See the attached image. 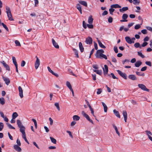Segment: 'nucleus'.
I'll return each instance as SVG.
<instances>
[{"instance_id":"nucleus-64","label":"nucleus","mask_w":152,"mask_h":152,"mask_svg":"<svg viewBox=\"0 0 152 152\" xmlns=\"http://www.w3.org/2000/svg\"><path fill=\"white\" fill-rule=\"evenodd\" d=\"M114 50L116 53H117L118 52V50L116 46L114 47Z\"/></svg>"},{"instance_id":"nucleus-21","label":"nucleus","mask_w":152,"mask_h":152,"mask_svg":"<svg viewBox=\"0 0 152 152\" xmlns=\"http://www.w3.org/2000/svg\"><path fill=\"white\" fill-rule=\"evenodd\" d=\"M79 48L81 52H83L84 51V48L83 47L82 44L81 42H80L79 44Z\"/></svg>"},{"instance_id":"nucleus-5","label":"nucleus","mask_w":152,"mask_h":152,"mask_svg":"<svg viewBox=\"0 0 152 152\" xmlns=\"http://www.w3.org/2000/svg\"><path fill=\"white\" fill-rule=\"evenodd\" d=\"M36 60L35 63V68L36 69H37L38 68L40 64V61L39 59L37 56H36Z\"/></svg>"},{"instance_id":"nucleus-23","label":"nucleus","mask_w":152,"mask_h":152,"mask_svg":"<svg viewBox=\"0 0 152 152\" xmlns=\"http://www.w3.org/2000/svg\"><path fill=\"white\" fill-rule=\"evenodd\" d=\"M142 64V62L140 61H138L135 64V66L136 67H139Z\"/></svg>"},{"instance_id":"nucleus-36","label":"nucleus","mask_w":152,"mask_h":152,"mask_svg":"<svg viewBox=\"0 0 152 152\" xmlns=\"http://www.w3.org/2000/svg\"><path fill=\"white\" fill-rule=\"evenodd\" d=\"M18 116L17 113L15 112L12 115V118L13 119H15Z\"/></svg>"},{"instance_id":"nucleus-8","label":"nucleus","mask_w":152,"mask_h":152,"mask_svg":"<svg viewBox=\"0 0 152 152\" xmlns=\"http://www.w3.org/2000/svg\"><path fill=\"white\" fill-rule=\"evenodd\" d=\"M85 101L86 102V103H87V105L89 107V108L90 109V110L91 111V114H92L93 115L94 117H96L95 116V115H94V111L93 108H92L91 107V106L90 105L89 102L86 100Z\"/></svg>"},{"instance_id":"nucleus-31","label":"nucleus","mask_w":152,"mask_h":152,"mask_svg":"<svg viewBox=\"0 0 152 152\" xmlns=\"http://www.w3.org/2000/svg\"><path fill=\"white\" fill-rule=\"evenodd\" d=\"M98 42L99 46L101 48H105L106 47L105 46H104L102 43L99 40H98Z\"/></svg>"},{"instance_id":"nucleus-59","label":"nucleus","mask_w":152,"mask_h":152,"mask_svg":"<svg viewBox=\"0 0 152 152\" xmlns=\"http://www.w3.org/2000/svg\"><path fill=\"white\" fill-rule=\"evenodd\" d=\"M66 132L67 133L69 134V135L72 138H73V136L72 134V132L70 131H67Z\"/></svg>"},{"instance_id":"nucleus-37","label":"nucleus","mask_w":152,"mask_h":152,"mask_svg":"<svg viewBox=\"0 0 152 152\" xmlns=\"http://www.w3.org/2000/svg\"><path fill=\"white\" fill-rule=\"evenodd\" d=\"M66 85L70 90L72 89V86L70 83L69 81H67L66 82Z\"/></svg>"},{"instance_id":"nucleus-10","label":"nucleus","mask_w":152,"mask_h":152,"mask_svg":"<svg viewBox=\"0 0 152 152\" xmlns=\"http://www.w3.org/2000/svg\"><path fill=\"white\" fill-rule=\"evenodd\" d=\"M92 38L90 37H88L86 38L85 42L87 44L90 45L92 43Z\"/></svg>"},{"instance_id":"nucleus-34","label":"nucleus","mask_w":152,"mask_h":152,"mask_svg":"<svg viewBox=\"0 0 152 152\" xmlns=\"http://www.w3.org/2000/svg\"><path fill=\"white\" fill-rule=\"evenodd\" d=\"M73 50L74 52L75 55H76V57L78 58L79 57L78 54V52L77 50H76V49L75 48L73 49Z\"/></svg>"},{"instance_id":"nucleus-27","label":"nucleus","mask_w":152,"mask_h":152,"mask_svg":"<svg viewBox=\"0 0 152 152\" xmlns=\"http://www.w3.org/2000/svg\"><path fill=\"white\" fill-rule=\"evenodd\" d=\"M93 71L94 72H96L97 74L99 75H101L102 74V71L101 70H98L94 69Z\"/></svg>"},{"instance_id":"nucleus-17","label":"nucleus","mask_w":152,"mask_h":152,"mask_svg":"<svg viewBox=\"0 0 152 152\" xmlns=\"http://www.w3.org/2000/svg\"><path fill=\"white\" fill-rule=\"evenodd\" d=\"M123 115L124 118V120L125 122H126L127 118V114L125 110L123 111Z\"/></svg>"},{"instance_id":"nucleus-14","label":"nucleus","mask_w":152,"mask_h":152,"mask_svg":"<svg viewBox=\"0 0 152 152\" xmlns=\"http://www.w3.org/2000/svg\"><path fill=\"white\" fill-rule=\"evenodd\" d=\"M102 69L103 70L104 74V75L107 74L108 71V67L106 65H104V68L103 67Z\"/></svg>"},{"instance_id":"nucleus-30","label":"nucleus","mask_w":152,"mask_h":152,"mask_svg":"<svg viewBox=\"0 0 152 152\" xmlns=\"http://www.w3.org/2000/svg\"><path fill=\"white\" fill-rule=\"evenodd\" d=\"M79 2L80 4H81L85 6V7H87V2L84 1H79Z\"/></svg>"},{"instance_id":"nucleus-46","label":"nucleus","mask_w":152,"mask_h":152,"mask_svg":"<svg viewBox=\"0 0 152 152\" xmlns=\"http://www.w3.org/2000/svg\"><path fill=\"white\" fill-rule=\"evenodd\" d=\"M7 125L8 127H9L10 129H15V128L14 127L12 126L9 123H7Z\"/></svg>"},{"instance_id":"nucleus-57","label":"nucleus","mask_w":152,"mask_h":152,"mask_svg":"<svg viewBox=\"0 0 152 152\" xmlns=\"http://www.w3.org/2000/svg\"><path fill=\"white\" fill-rule=\"evenodd\" d=\"M87 26L89 28H93L94 27L93 25L91 24H87Z\"/></svg>"},{"instance_id":"nucleus-15","label":"nucleus","mask_w":152,"mask_h":152,"mask_svg":"<svg viewBox=\"0 0 152 152\" xmlns=\"http://www.w3.org/2000/svg\"><path fill=\"white\" fill-rule=\"evenodd\" d=\"M145 132L146 133V134L148 136V138L152 142V137L151 136V135H152V133L149 131H146Z\"/></svg>"},{"instance_id":"nucleus-53","label":"nucleus","mask_w":152,"mask_h":152,"mask_svg":"<svg viewBox=\"0 0 152 152\" xmlns=\"http://www.w3.org/2000/svg\"><path fill=\"white\" fill-rule=\"evenodd\" d=\"M15 43L16 45L17 46H20V44L18 40H16L15 41Z\"/></svg>"},{"instance_id":"nucleus-63","label":"nucleus","mask_w":152,"mask_h":152,"mask_svg":"<svg viewBox=\"0 0 152 152\" xmlns=\"http://www.w3.org/2000/svg\"><path fill=\"white\" fill-rule=\"evenodd\" d=\"M108 22L111 23L113 22V18L111 17H110L108 19Z\"/></svg>"},{"instance_id":"nucleus-3","label":"nucleus","mask_w":152,"mask_h":152,"mask_svg":"<svg viewBox=\"0 0 152 152\" xmlns=\"http://www.w3.org/2000/svg\"><path fill=\"white\" fill-rule=\"evenodd\" d=\"M95 56L97 58H104L105 59H107V57L105 55L103 54L100 52H98V50L97 51L95 54Z\"/></svg>"},{"instance_id":"nucleus-62","label":"nucleus","mask_w":152,"mask_h":152,"mask_svg":"<svg viewBox=\"0 0 152 152\" xmlns=\"http://www.w3.org/2000/svg\"><path fill=\"white\" fill-rule=\"evenodd\" d=\"M25 64L26 62L25 61L23 60L21 62V66L22 67H23L25 65Z\"/></svg>"},{"instance_id":"nucleus-19","label":"nucleus","mask_w":152,"mask_h":152,"mask_svg":"<svg viewBox=\"0 0 152 152\" xmlns=\"http://www.w3.org/2000/svg\"><path fill=\"white\" fill-rule=\"evenodd\" d=\"M22 137L23 138L25 141L28 144H29V143L27 140L26 137V134L25 132L22 133Z\"/></svg>"},{"instance_id":"nucleus-29","label":"nucleus","mask_w":152,"mask_h":152,"mask_svg":"<svg viewBox=\"0 0 152 152\" xmlns=\"http://www.w3.org/2000/svg\"><path fill=\"white\" fill-rule=\"evenodd\" d=\"M102 104L104 107V111L105 112H106L107 111V107L106 104L103 102H102Z\"/></svg>"},{"instance_id":"nucleus-33","label":"nucleus","mask_w":152,"mask_h":152,"mask_svg":"<svg viewBox=\"0 0 152 152\" xmlns=\"http://www.w3.org/2000/svg\"><path fill=\"white\" fill-rule=\"evenodd\" d=\"M12 60L13 63L15 65V66H18L17 62L16 61L15 58V57L13 56L12 57Z\"/></svg>"},{"instance_id":"nucleus-16","label":"nucleus","mask_w":152,"mask_h":152,"mask_svg":"<svg viewBox=\"0 0 152 152\" xmlns=\"http://www.w3.org/2000/svg\"><path fill=\"white\" fill-rule=\"evenodd\" d=\"M128 78L133 80H137V78L136 76L134 75H129Z\"/></svg>"},{"instance_id":"nucleus-61","label":"nucleus","mask_w":152,"mask_h":152,"mask_svg":"<svg viewBox=\"0 0 152 152\" xmlns=\"http://www.w3.org/2000/svg\"><path fill=\"white\" fill-rule=\"evenodd\" d=\"M130 61L129 60L127 59H125L124 60L122 61V62L123 64H125V63L126 62H129Z\"/></svg>"},{"instance_id":"nucleus-9","label":"nucleus","mask_w":152,"mask_h":152,"mask_svg":"<svg viewBox=\"0 0 152 152\" xmlns=\"http://www.w3.org/2000/svg\"><path fill=\"white\" fill-rule=\"evenodd\" d=\"M0 62L3 64V66L6 68L7 70L9 71L10 70V68L9 66L5 63L4 61H1Z\"/></svg>"},{"instance_id":"nucleus-47","label":"nucleus","mask_w":152,"mask_h":152,"mask_svg":"<svg viewBox=\"0 0 152 152\" xmlns=\"http://www.w3.org/2000/svg\"><path fill=\"white\" fill-rule=\"evenodd\" d=\"M1 25L3 26V27L6 29V30L7 31H9L8 28L5 24H4L3 23H2Z\"/></svg>"},{"instance_id":"nucleus-6","label":"nucleus","mask_w":152,"mask_h":152,"mask_svg":"<svg viewBox=\"0 0 152 152\" xmlns=\"http://www.w3.org/2000/svg\"><path fill=\"white\" fill-rule=\"evenodd\" d=\"M138 86L139 88L143 91H146L148 92L149 91V90L147 89L145 85L143 84H139L138 85Z\"/></svg>"},{"instance_id":"nucleus-44","label":"nucleus","mask_w":152,"mask_h":152,"mask_svg":"<svg viewBox=\"0 0 152 152\" xmlns=\"http://www.w3.org/2000/svg\"><path fill=\"white\" fill-rule=\"evenodd\" d=\"M128 15L126 14H124L122 16V18L123 19L126 20L128 17Z\"/></svg>"},{"instance_id":"nucleus-13","label":"nucleus","mask_w":152,"mask_h":152,"mask_svg":"<svg viewBox=\"0 0 152 152\" xmlns=\"http://www.w3.org/2000/svg\"><path fill=\"white\" fill-rule=\"evenodd\" d=\"M20 146L18 145H15L13 146L14 149L18 152H20L21 151V149L19 147Z\"/></svg>"},{"instance_id":"nucleus-18","label":"nucleus","mask_w":152,"mask_h":152,"mask_svg":"<svg viewBox=\"0 0 152 152\" xmlns=\"http://www.w3.org/2000/svg\"><path fill=\"white\" fill-rule=\"evenodd\" d=\"M52 42L53 45L55 48H59V46L58 44L53 39H52Z\"/></svg>"},{"instance_id":"nucleus-26","label":"nucleus","mask_w":152,"mask_h":152,"mask_svg":"<svg viewBox=\"0 0 152 152\" xmlns=\"http://www.w3.org/2000/svg\"><path fill=\"white\" fill-rule=\"evenodd\" d=\"M113 128H114L115 129V130L116 133L118 134V135L119 136H120V134L119 133V132H118V128L117 127V126H116L114 124H113Z\"/></svg>"},{"instance_id":"nucleus-4","label":"nucleus","mask_w":152,"mask_h":152,"mask_svg":"<svg viewBox=\"0 0 152 152\" xmlns=\"http://www.w3.org/2000/svg\"><path fill=\"white\" fill-rule=\"evenodd\" d=\"M82 114L92 124H93V122L92 120L90 119L89 116L87 114H86L84 111H83L82 112Z\"/></svg>"},{"instance_id":"nucleus-7","label":"nucleus","mask_w":152,"mask_h":152,"mask_svg":"<svg viewBox=\"0 0 152 152\" xmlns=\"http://www.w3.org/2000/svg\"><path fill=\"white\" fill-rule=\"evenodd\" d=\"M117 71L121 76L126 80L127 79V75L125 73L122 72L120 70H117Z\"/></svg>"},{"instance_id":"nucleus-43","label":"nucleus","mask_w":152,"mask_h":152,"mask_svg":"<svg viewBox=\"0 0 152 152\" xmlns=\"http://www.w3.org/2000/svg\"><path fill=\"white\" fill-rule=\"evenodd\" d=\"M140 3L139 0H133V4H139Z\"/></svg>"},{"instance_id":"nucleus-48","label":"nucleus","mask_w":152,"mask_h":152,"mask_svg":"<svg viewBox=\"0 0 152 152\" xmlns=\"http://www.w3.org/2000/svg\"><path fill=\"white\" fill-rule=\"evenodd\" d=\"M55 105L56 107L57 108L58 111L60 110V108L59 106V104L58 103H56L55 104Z\"/></svg>"},{"instance_id":"nucleus-45","label":"nucleus","mask_w":152,"mask_h":152,"mask_svg":"<svg viewBox=\"0 0 152 152\" xmlns=\"http://www.w3.org/2000/svg\"><path fill=\"white\" fill-rule=\"evenodd\" d=\"M142 25V24H137L135 26H134V28L135 29H138L139 28H140L141 27V25Z\"/></svg>"},{"instance_id":"nucleus-25","label":"nucleus","mask_w":152,"mask_h":152,"mask_svg":"<svg viewBox=\"0 0 152 152\" xmlns=\"http://www.w3.org/2000/svg\"><path fill=\"white\" fill-rule=\"evenodd\" d=\"M115 115L118 118H120V116L119 114V112L116 110H114L113 111Z\"/></svg>"},{"instance_id":"nucleus-20","label":"nucleus","mask_w":152,"mask_h":152,"mask_svg":"<svg viewBox=\"0 0 152 152\" xmlns=\"http://www.w3.org/2000/svg\"><path fill=\"white\" fill-rule=\"evenodd\" d=\"M3 79L4 80L5 82V83L7 85H8L9 84L10 82V80L8 78L3 77Z\"/></svg>"},{"instance_id":"nucleus-58","label":"nucleus","mask_w":152,"mask_h":152,"mask_svg":"<svg viewBox=\"0 0 152 152\" xmlns=\"http://www.w3.org/2000/svg\"><path fill=\"white\" fill-rule=\"evenodd\" d=\"M83 28L86 29L87 28V25L85 23V22L84 21H83Z\"/></svg>"},{"instance_id":"nucleus-1","label":"nucleus","mask_w":152,"mask_h":152,"mask_svg":"<svg viewBox=\"0 0 152 152\" xmlns=\"http://www.w3.org/2000/svg\"><path fill=\"white\" fill-rule=\"evenodd\" d=\"M6 12L7 14V16L9 20L10 21L14 20V19L12 17L10 8L9 7L6 6Z\"/></svg>"},{"instance_id":"nucleus-40","label":"nucleus","mask_w":152,"mask_h":152,"mask_svg":"<svg viewBox=\"0 0 152 152\" xmlns=\"http://www.w3.org/2000/svg\"><path fill=\"white\" fill-rule=\"evenodd\" d=\"M136 75L138 76H144L145 75V74L144 73H141L137 71L136 72Z\"/></svg>"},{"instance_id":"nucleus-54","label":"nucleus","mask_w":152,"mask_h":152,"mask_svg":"<svg viewBox=\"0 0 152 152\" xmlns=\"http://www.w3.org/2000/svg\"><path fill=\"white\" fill-rule=\"evenodd\" d=\"M112 8H110L109 10L110 13L111 15H113V12L115 11V10L113 9H112Z\"/></svg>"},{"instance_id":"nucleus-41","label":"nucleus","mask_w":152,"mask_h":152,"mask_svg":"<svg viewBox=\"0 0 152 152\" xmlns=\"http://www.w3.org/2000/svg\"><path fill=\"white\" fill-rule=\"evenodd\" d=\"M137 54L138 56L142 57V58H145V56H144L142 53L140 51H138L137 52Z\"/></svg>"},{"instance_id":"nucleus-60","label":"nucleus","mask_w":152,"mask_h":152,"mask_svg":"<svg viewBox=\"0 0 152 152\" xmlns=\"http://www.w3.org/2000/svg\"><path fill=\"white\" fill-rule=\"evenodd\" d=\"M16 143L19 146H20L21 145V142H20V141L18 139L16 141Z\"/></svg>"},{"instance_id":"nucleus-49","label":"nucleus","mask_w":152,"mask_h":152,"mask_svg":"<svg viewBox=\"0 0 152 152\" xmlns=\"http://www.w3.org/2000/svg\"><path fill=\"white\" fill-rule=\"evenodd\" d=\"M32 121L34 122V126L36 128L37 127V123L36 120L34 119H32Z\"/></svg>"},{"instance_id":"nucleus-38","label":"nucleus","mask_w":152,"mask_h":152,"mask_svg":"<svg viewBox=\"0 0 152 152\" xmlns=\"http://www.w3.org/2000/svg\"><path fill=\"white\" fill-rule=\"evenodd\" d=\"M73 119L75 120L78 121L80 119V117L77 115H74L73 117Z\"/></svg>"},{"instance_id":"nucleus-55","label":"nucleus","mask_w":152,"mask_h":152,"mask_svg":"<svg viewBox=\"0 0 152 152\" xmlns=\"http://www.w3.org/2000/svg\"><path fill=\"white\" fill-rule=\"evenodd\" d=\"M145 63L146 65L150 66H152L151 63L150 61H147L145 62Z\"/></svg>"},{"instance_id":"nucleus-52","label":"nucleus","mask_w":152,"mask_h":152,"mask_svg":"<svg viewBox=\"0 0 152 152\" xmlns=\"http://www.w3.org/2000/svg\"><path fill=\"white\" fill-rule=\"evenodd\" d=\"M109 76H110V75L114 79H117L118 78L116 77L114 75V74L113 73H111L110 75H108Z\"/></svg>"},{"instance_id":"nucleus-11","label":"nucleus","mask_w":152,"mask_h":152,"mask_svg":"<svg viewBox=\"0 0 152 152\" xmlns=\"http://www.w3.org/2000/svg\"><path fill=\"white\" fill-rule=\"evenodd\" d=\"M125 39L126 41L129 44H131L134 42V41H132L130 38L129 37H125Z\"/></svg>"},{"instance_id":"nucleus-42","label":"nucleus","mask_w":152,"mask_h":152,"mask_svg":"<svg viewBox=\"0 0 152 152\" xmlns=\"http://www.w3.org/2000/svg\"><path fill=\"white\" fill-rule=\"evenodd\" d=\"M134 46L136 48L139 47L140 48H141V46H140V44L138 42L134 44Z\"/></svg>"},{"instance_id":"nucleus-22","label":"nucleus","mask_w":152,"mask_h":152,"mask_svg":"<svg viewBox=\"0 0 152 152\" xmlns=\"http://www.w3.org/2000/svg\"><path fill=\"white\" fill-rule=\"evenodd\" d=\"M128 10V8L127 7H123L122 8L120 9L119 10L120 12H124L127 10Z\"/></svg>"},{"instance_id":"nucleus-24","label":"nucleus","mask_w":152,"mask_h":152,"mask_svg":"<svg viewBox=\"0 0 152 152\" xmlns=\"http://www.w3.org/2000/svg\"><path fill=\"white\" fill-rule=\"evenodd\" d=\"M93 19L92 18V16H90L88 18V22L90 24H91L93 23Z\"/></svg>"},{"instance_id":"nucleus-12","label":"nucleus","mask_w":152,"mask_h":152,"mask_svg":"<svg viewBox=\"0 0 152 152\" xmlns=\"http://www.w3.org/2000/svg\"><path fill=\"white\" fill-rule=\"evenodd\" d=\"M19 91V95L21 98H22L23 96V91L21 86H19L18 88Z\"/></svg>"},{"instance_id":"nucleus-51","label":"nucleus","mask_w":152,"mask_h":152,"mask_svg":"<svg viewBox=\"0 0 152 152\" xmlns=\"http://www.w3.org/2000/svg\"><path fill=\"white\" fill-rule=\"evenodd\" d=\"M4 127V124L2 122H0V131H1Z\"/></svg>"},{"instance_id":"nucleus-56","label":"nucleus","mask_w":152,"mask_h":152,"mask_svg":"<svg viewBox=\"0 0 152 152\" xmlns=\"http://www.w3.org/2000/svg\"><path fill=\"white\" fill-rule=\"evenodd\" d=\"M102 92V89L101 88H98L97 89V91L96 93L97 94H99Z\"/></svg>"},{"instance_id":"nucleus-35","label":"nucleus","mask_w":152,"mask_h":152,"mask_svg":"<svg viewBox=\"0 0 152 152\" xmlns=\"http://www.w3.org/2000/svg\"><path fill=\"white\" fill-rule=\"evenodd\" d=\"M50 139L51 142L54 144H56V140L53 137H50Z\"/></svg>"},{"instance_id":"nucleus-32","label":"nucleus","mask_w":152,"mask_h":152,"mask_svg":"<svg viewBox=\"0 0 152 152\" xmlns=\"http://www.w3.org/2000/svg\"><path fill=\"white\" fill-rule=\"evenodd\" d=\"M111 8H121V6L119 5L118 4H115L111 5Z\"/></svg>"},{"instance_id":"nucleus-2","label":"nucleus","mask_w":152,"mask_h":152,"mask_svg":"<svg viewBox=\"0 0 152 152\" xmlns=\"http://www.w3.org/2000/svg\"><path fill=\"white\" fill-rule=\"evenodd\" d=\"M17 123L18 127L20 128V132L21 133L25 132V128L22 124V123L19 120H17Z\"/></svg>"},{"instance_id":"nucleus-50","label":"nucleus","mask_w":152,"mask_h":152,"mask_svg":"<svg viewBox=\"0 0 152 152\" xmlns=\"http://www.w3.org/2000/svg\"><path fill=\"white\" fill-rule=\"evenodd\" d=\"M141 32H142L143 34H145L147 33V31L146 29H144L141 30Z\"/></svg>"},{"instance_id":"nucleus-39","label":"nucleus","mask_w":152,"mask_h":152,"mask_svg":"<svg viewBox=\"0 0 152 152\" xmlns=\"http://www.w3.org/2000/svg\"><path fill=\"white\" fill-rule=\"evenodd\" d=\"M0 103L2 105L5 104V100L3 97L0 98Z\"/></svg>"},{"instance_id":"nucleus-28","label":"nucleus","mask_w":152,"mask_h":152,"mask_svg":"<svg viewBox=\"0 0 152 152\" xmlns=\"http://www.w3.org/2000/svg\"><path fill=\"white\" fill-rule=\"evenodd\" d=\"M76 8L77 9V10L80 11V14H82V8L80 5L79 4H77L76 6Z\"/></svg>"}]
</instances>
